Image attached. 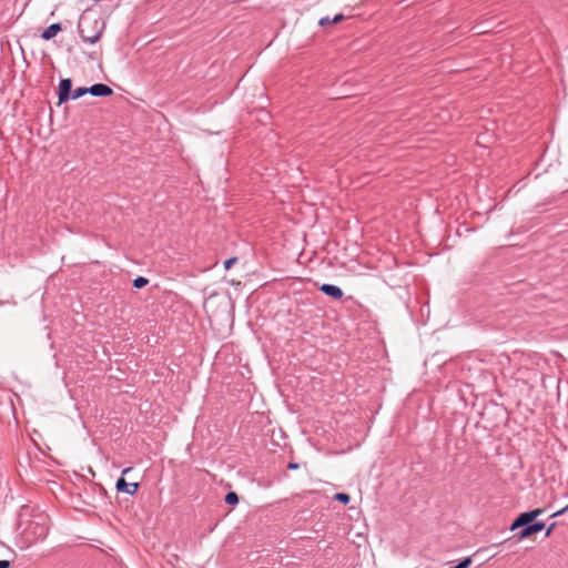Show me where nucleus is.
Instances as JSON below:
<instances>
[{
  "label": "nucleus",
  "mask_w": 568,
  "mask_h": 568,
  "mask_svg": "<svg viewBox=\"0 0 568 568\" xmlns=\"http://www.w3.org/2000/svg\"><path fill=\"white\" fill-rule=\"evenodd\" d=\"M105 29V22L92 17H82L79 21V33L84 42L95 43Z\"/></svg>",
  "instance_id": "nucleus-1"
},
{
  "label": "nucleus",
  "mask_w": 568,
  "mask_h": 568,
  "mask_svg": "<svg viewBox=\"0 0 568 568\" xmlns=\"http://www.w3.org/2000/svg\"><path fill=\"white\" fill-rule=\"evenodd\" d=\"M71 88H72V82L70 79H62L60 81L59 104L64 103L70 98L75 100V99H79V98L83 97L84 94L89 93V90H88L89 88H77L72 93H71Z\"/></svg>",
  "instance_id": "nucleus-2"
},
{
  "label": "nucleus",
  "mask_w": 568,
  "mask_h": 568,
  "mask_svg": "<svg viewBox=\"0 0 568 568\" xmlns=\"http://www.w3.org/2000/svg\"><path fill=\"white\" fill-rule=\"evenodd\" d=\"M26 534L31 536V538H29V545L43 540L49 534L48 519L43 517L42 521H32L26 529Z\"/></svg>",
  "instance_id": "nucleus-3"
},
{
  "label": "nucleus",
  "mask_w": 568,
  "mask_h": 568,
  "mask_svg": "<svg viewBox=\"0 0 568 568\" xmlns=\"http://www.w3.org/2000/svg\"><path fill=\"white\" fill-rule=\"evenodd\" d=\"M544 513L542 508H536L531 511L520 514L517 519L513 523L510 529L515 530L519 527L527 526L531 521H534L538 516Z\"/></svg>",
  "instance_id": "nucleus-4"
},
{
  "label": "nucleus",
  "mask_w": 568,
  "mask_h": 568,
  "mask_svg": "<svg viewBox=\"0 0 568 568\" xmlns=\"http://www.w3.org/2000/svg\"><path fill=\"white\" fill-rule=\"evenodd\" d=\"M138 483H126L123 477L119 478L116 481V489L129 495H134L138 491Z\"/></svg>",
  "instance_id": "nucleus-5"
},
{
  "label": "nucleus",
  "mask_w": 568,
  "mask_h": 568,
  "mask_svg": "<svg viewBox=\"0 0 568 568\" xmlns=\"http://www.w3.org/2000/svg\"><path fill=\"white\" fill-rule=\"evenodd\" d=\"M88 90H89V93L94 97H109L113 93L112 89L109 85L103 84V83L94 84V85L90 87Z\"/></svg>",
  "instance_id": "nucleus-6"
},
{
  "label": "nucleus",
  "mask_w": 568,
  "mask_h": 568,
  "mask_svg": "<svg viewBox=\"0 0 568 568\" xmlns=\"http://www.w3.org/2000/svg\"><path fill=\"white\" fill-rule=\"evenodd\" d=\"M324 294L335 298L341 300L343 297V291L335 285L332 284H323L320 288Z\"/></svg>",
  "instance_id": "nucleus-7"
},
{
  "label": "nucleus",
  "mask_w": 568,
  "mask_h": 568,
  "mask_svg": "<svg viewBox=\"0 0 568 568\" xmlns=\"http://www.w3.org/2000/svg\"><path fill=\"white\" fill-rule=\"evenodd\" d=\"M545 527L544 523L539 521V523H535L532 525H527L521 531H520V535H519V538L520 539H525V538H528L530 537L531 535L542 530Z\"/></svg>",
  "instance_id": "nucleus-8"
},
{
  "label": "nucleus",
  "mask_w": 568,
  "mask_h": 568,
  "mask_svg": "<svg viewBox=\"0 0 568 568\" xmlns=\"http://www.w3.org/2000/svg\"><path fill=\"white\" fill-rule=\"evenodd\" d=\"M61 31V24L60 23H53L50 27H48L41 34L43 40H51L54 38L59 32Z\"/></svg>",
  "instance_id": "nucleus-9"
},
{
  "label": "nucleus",
  "mask_w": 568,
  "mask_h": 568,
  "mask_svg": "<svg viewBox=\"0 0 568 568\" xmlns=\"http://www.w3.org/2000/svg\"><path fill=\"white\" fill-rule=\"evenodd\" d=\"M148 284H149V280L143 276H139V277L134 278V281H133V286L135 288H142V287L146 286Z\"/></svg>",
  "instance_id": "nucleus-10"
},
{
  "label": "nucleus",
  "mask_w": 568,
  "mask_h": 568,
  "mask_svg": "<svg viewBox=\"0 0 568 568\" xmlns=\"http://www.w3.org/2000/svg\"><path fill=\"white\" fill-rule=\"evenodd\" d=\"M225 503L229 504V505H236L239 503V496L234 491H230L226 496H225Z\"/></svg>",
  "instance_id": "nucleus-11"
},
{
  "label": "nucleus",
  "mask_w": 568,
  "mask_h": 568,
  "mask_svg": "<svg viewBox=\"0 0 568 568\" xmlns=\"http://www.w3.org/2000/svg\"><path fill=\"white\" fill-rule=\"evenodd\" d=\"M334 499L343 504H348L351 500V496L345 493H337L335 494Z\"/></svg>",
  "instance_id": "nucleus-12"
},
{
  "label": "nucleus",
  "mask_w": 568,
  "mask_h": 568,
  "mask_svg": "<svg viewBox=\"0 0 568 568\" xmlns=\"http://www.w3.org/2000/svg\"><path fill=\"white\" fill-rule=\"evenodd\" d=\"M236 262L235 257H231L224 262L225 270H229L232 267V265Z\"/></svg>",
  "instance_id": "nucleus-13"
},
{
  "label": "nucleus",
  "mask_w": 568,
  "mask_h": 568,
  "mask_svg": "<svg viewBox=\"0 0 568 568\" xmlns=\"http://www.w3.org/2000/svg\"><path fill=\"white\" fill-rule=\"evenodd\" d=\"M331 23H333V22H332V20L329 18H322V19L318 20V24L321 27H325V26H328Z\"/></svg>",
  "instance_id": "nucleus-14"
},
{
  "label": "nucleus",
  "mask_w": 568,
  "mask_h": 568,
  "mask_svg": "<svg viewBox=\"0 0 568 568\" xmlns=\"http://www.w3.org/2000/svg\"><path fill=\"white\" fill-rule=\"evenodd\" d=\"M344 18H345V17H344L342 13H338V14H336V16L332 19V22H333V23H338V22L343 21V20H344Z\"/></svg>",
  "instance_id": "nucleus-15"
},
{
  "label": "nucleus",
  "mask_w": 568,
  "mask_h": 568,
  "mask_svg": "<svg viewBox=\"0 0 568 568\" xmlns=\"http://www.w3.org/2000/svg\"><path fill=\"white\" fill-rule=\"evenodd\" d=\"M555 527H556V523H552V524L547 528V530H546V532H545V536H546V537H549V536L551 535L552 530L555 529Z\"/></svg>",
  "instance_id": "nucleus-16"
},
{
  "label": "nucleus",
  "mask_w": 568,
  "mask_h": 568,
  "mask_svg": "<svg viewBox=\"0 0 568 568\" xmlns=\"http://www.w3.org/2000/svg\"><path fill=\"white\" fill-rule=\"evenodd\" d=\"M567 510H568V505H567L566 507H564L562 509H560V510H558V511L554 513V514L551 515V517L560 516V515L565 514Z\"/></svg>",
  "instance_id": "nucleus-17"
},
{
  "label": "nucleus",
  "mask_w": 568,
  "mask_h": 568,
  "mask_svg": "<svg viewBox=\"0 0 568 568\" xmlns=\"http://www.w3.org/2000/svg\"><path fill=\"white\" fill-rule=\"evenodd\" d=\"M11 562L9 560H0V568H10Z\"/></svg>",
  "instance_id": "nucleus-18"
},
{
  "label": "nucleus",
  "mask_w": 568,
  "mask_h": 568,
  "mask_svg": "<svg viewBox=\"0 0 568 568\" xmlns=\"http://www.w3.org/2000/svg\"><path fill=\"white\" fill-rule=\"evenodd\" d=\"M297 467H298L297 464H293V463L288 464L290 469H297Z\"/></svg>",
  "instance_id": "nucleus-19"
},
{
  "label": "nucleus",
  "mask_w": 568,
  "mask_h": 568,
  "mask_svg": "<svg viewBox=\"0 0 568 568\" xmlns=\"http://www.w3.org/2000/svg\"><path fill=\"white\" fill-rule=\"evenodd\" d=\"M131 470H132V468H131V467L125 468V469H123L122 474H123V475H125V474H128V473H129V471H131Z\"/></svg>",
  "instance_id": "nucleus-20"
}]
</instances>
